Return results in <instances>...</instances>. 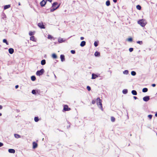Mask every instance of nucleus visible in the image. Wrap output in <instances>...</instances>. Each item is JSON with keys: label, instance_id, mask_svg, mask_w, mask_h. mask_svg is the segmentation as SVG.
Masks as SVG:
<instances>
[{"label": "nucleus", "instance_id": "nucleus-51", "mask_svg": "<svg viewBox=\"0 0 157 157\" xmlns=\"http://www.w3.org/2000/svg\"><path fill=\"white\" fill-rule=\"evenodd\" d=\"M2 105H0V109H2Z\"/></svg>", "mask_w": 157, "mask_h": 157}, {"label": "nucleus", "instance_id": "nucleus-59", "mask_svg": "<svg viewBox=\"0 0 157 157\" xmlns=\"http://www.w3.org/2000/svg\"><path fill=\"white\" fill-rule=\"evenodd\" d=\"M46 1H47V0H46Z\"/></svg>", "mask_w": 157, "mask_h": 157}, {"label": "nucleus", "instance_id": "nucleus-25", "mask_svg": "<svg viewBox=\"0 0 157 157\" xmlns=\"http://www.w3.org/2000/svg\"><path fill=\"white\" fill-rule=\"evenodd\" d=\"M52 57L53 58L56 59L57 58V56L55 54H53L52 55Z\"/></svg>", "mask_w": 157, "mask_h": 157}, {"label": "nucleus", "instance_id": "nucleus-2", "mask_svg": "<svg viewBox=\"0 0 157 157\" xmlns=\"http://www.w3.org/2000/svg\"><path fill=\"white\" fill-rule=\"evenodd\" d=\"M138 23L142 27H144L147 22L145 19H142L138 21Z\"/></svg>", "mask_w": 157, "mask_h": 157}, {"label": "nucleus", "instance_id": "nucleus-19", "mask_svg": "<svg viewBox=\"0 0 157 157\" xmlns=\"http://www.w3.org/2000/svg\"><path fill=\"white\" fill-rule=\"evenodd\" d=\"M48 38L49 39H53L54 40V38L50 35H48Z\"/></svg>", "mask_w": 157, "mask_h": 157}, {"label": "nucleus", "instance_id": "nucleus-15", "mask_svg": "<svg viewBox=\"0 0 157 157\" xmlns=\"http://www.w3.org/2000/svg\"><path fill=\"white\" fill-rule=\"evenodd\" d=\"M100 55V53L98 52H96L94 53V55L96 56H98Z\"/></svg>", "mask_w": 157, "mask_h": 157}, {"label": "nucleus", "instance_id": "nucleus-39", "mask_svg": "<svg viewBox=\"0 0 157 157\" xmlns=\"http://www.w3.org/2000/svg\"><path fill=\"white\" fill-rule=\"evenodd\" d=\"M98 44L97 43L96 41H95L94 43V45L95 47H97L98 46Z\"/></svg>", "mask_w": 157, "mask_h": 157}, {"label": "nucleus", "instance_id": "nucleus-34", "mask_svg": "<svg viewBox=\"0 0 157 157\" xmlns=\"http://www.w3.org/2000/svg\"><path fill=\"white\" fill-rule=\"evenodd\" d=\"M87 89L88 91H90L91 90V88L90 86H87Z\"/></svg>", "mask_w": 157, "mask_h": 157}, {"label": "nucleus", "instance_id": "nucleus-36", "mask_svg": "<svg viewBox=\"0 0 157 157\" xmlns=\"http://www.w3.org/2000/svg\"><path fill=\"white\" fill-rule=\"evenodd\" d=\"M60 59H64V56L63 55H61L60 56Z\"/></svg>", "mask_w": 157, "mask_h": 157}, {"label": "nucleus", "instance_id": "nucleus-40", "mask_svg": "<svg viewBox=\"0 0 157 157\" xmlns=\"http://www.w3.org/2000/svg\"><path fill=\"white\" fill-rule=\"evenodd\" d=\"M96 102L95 100H93L92 101V103L93 104H94Z\"/></svg>", "mask_w": 157, "mask_h": 157}, {"label": "nucleus", "instance_id": "nucleus-16", "mask_svg": "<svg viewBox=\"0 0 157 157\" xmlns=\"http://www.w3.org/2000/svg\"><path fill=\"white\" fill-rule=\"evenodd\" d=\"M10 7V5H6L4 7V9L6 10L7 9L9 8Z\"/></svg>", "mask_w": 157, "mask_h": 157}, {"label": "nucleus", "instance_id": "nucleus-32", "mask_svg": "<svg viewBox=\"0 0 157 157\" xmlns=\"http://www.w3.org/2000/svg\"><path fill=\"white\" fill-rule=\"evenodd\" d=\"M131 74L132 75L134 76L136 75V73L134 71H132L131 72Z\"/></svg>", "mask_w": 157, "mask_h": 157}, {"label": "nucleus", "instance_id": "nucleus-47", "mask_svg": "<svg viewBox=\"0 0 157 157\" xmlns=\"http://www.w3.org/2000/svg\"><path fill=\"white\" fill-rule=\"evenodd\" d=\"M124 72L126 73V74H127L128 73V71L127 70L125 71Z\"/></svg>", "mask_w": 157, "mask_h": 157}, {"label": "nucleus", "instance_id": "nucleus-38", "mask_svg": "<svg viewBox=\"0 0 157 157\" xmlns=\"http://www.w3.org/2000/svg\"><path fill=\"white\" fill-rule=\"evenodd\" d=\"M133 48H129V50L130 52H131L133 51Z\"/></svg>", "mask_w": 157, "mask_h": 157}, {"label": "nucleus", "instance_id": "nucleus-44", "mask_svg": "<svg viewBox=\"0 0 157 157\" xmlns=\"http://www.w3.org/2000/svg\"><path fill=\"white\" fill-rule=\"evenodd\" d=\"M3 145V144L1 142H0V147H1Z\"/></svg>", "mask_w": 157, "mask_h": 157}, {"label": "nucleus", "instance_id": "nucleus-35", "mask_svg": "<svg viewBox=\"0 0 157 157\" xmlns=\"http://www.w3.org/2000/svg\"><path fill=\"white\" fill-rule=\"evenodd\" d=\"M34 33H33L31 31H30L29 32V34L30 36H32L33 35H34Z\"/></svg>", "mask_w": 157, "mask_h": 157}, {"label": "nucleus", "instance_id": "nucleus-54", "mask_svg": "<svg viewBox=\"0 0 157 157\" xmlns=\"http://www.w3.org/2000/svg\"><path fill=\"white\" fill-rule=\"evenodd\" d=\"M155 117H157V113H156L155 114Z\"/></svg>", "mask_w": 157, "mask_h": 157}, {"label": "nucleus", "instance_id": "nucleus-3", "mask_svg": "<svg viewBox=\"0 0 157 157\" xmlns=\"http://www.w3.org/2000/svg\"><path fill=\"white\" fill-rule=\"evenodd\" d=\"M44 71L43 69H41L40 71H37L36 72V75L38 76H40L42 75L44 72Z\"/></svg>", "mask_w": 157, "mask_h": 157}, {"label": "nucleus", "instance_id": "nucleus-41", "mask_svg": "<svg viewBox=\"0 0 157 157\" xmlns=\"http://www.w3.org/2000/svg\"><path fill=\"white\" fill-rule=\"evenodd\" d=\"M56 9V8H53V9H51L50 11L51 12H52Z\"/></svg>", "mask_w": 157, "mask_h": 157}, {"label": "nucleus", "instance_id": "nucleus-26", "mask_svg": "<svg viewBox=\"0 0 157 157\" xmlns=\"http://www.w3.org/2000/svg\"><path fill=\"white\" fill-rule=\"evenodd\" d=\"M30 40H31L35 41V37L34 36H31L30 38Z\"/></svg>", "mask_w": 157, "mask_h": 157}, {"label": "nucleus", "instance_id": "nucleus-57", "mask_svg": "<svg viewBox=\"0 0 157 157\" xmlns=\"http://www.w3.org/2000/svg\"><path fill=\"white\" fill-rule=\"evenodd\" d=\"M18 5H20V2L19 3Z\"/></svg>", "mask_w": 157, "mask_h": 157}, {"label": "nucleus", "instance_id": "nucleus-42", "mask_svg": "<svg viewBox=\"0 0 157 157\" xmlns=\"http://www.w3.org/2000/svg\"><path fill=\"white\" fill-rule=\"evenodd\" d=\"M32 93L33 94H36V90H33L32 91Z\"/></svg>", "mask_w": 157, "mask_h": 157}, {"label": "nucleus", "instance_id": "nucleus-7", "mask_svg": "<svg viewBox=\"0 0 157 157\" xmlns=\"http://www.w3.org/2000/svg\"><path fill=\"white\" fill-rule=\"evenodd\" d=\"M65 40H63V38L59 37L58 39V42L59 43H61L65 42Z\"/></svg>", "mask_w": 157, "mask_h": 157}, {"label": "nucleus", "instance_id": "nucleus-49", "mask_svg": "<svg viewBox=\"0 0 157 157\" xmlns=\"http://www.w3.org/2000/svg\"><path fill=\"white\" fill-rule=\"evenodd\" d=\"M60 5V4H59V5H58V6L56 7V9H57V8H59V6Z\"/></svg>", "mask_w": 157, "mask_h": 157}, {"label": "nucleus", "instance_id": "nucleus-17", "mask_svg": "<svg viewBox=\"0 0 157 157\" xmlns=\"http://www.w3.org/2000/svg\"><path fill=\"white\" fill-rule=\"evenodd\" d=\"M46 63L45 59H43L41 62V63L42 65H44Z\"/></svg>", "mask_w": 157, "mask_h": 157}, {"label": "nucleus", "instance_id": "nucleus-29", "mask_svg": "<svg viewBox=\"0 0 157 157\" xmlns=\"http://www.w3.org/2000/svg\"><path fill=\"white\" fill-rule=\"evenodd\" d=\"M137 43L139 44L140 45H142L143 44V41H138L136 42Z\"/></svg>", "mask_w": 157, "mask_h": 157}, {"label": "nucleus", "instance_id": "nucleus-10", "mask_svg": "<svg viewBox=\"0 0 157 157\" xmlns=\"http://www.w3.org/2000/svg\"><path fill=\"white\" fill-rule=\"evenodd\" d=\"M8 151L9 153H14L15 152V150L14 149H10L8 150Z\"/></svg>", "mask_w": 157, "mask_h": 157}, {"label": "nucleus", "instance_id": "nucleus-4", "mask_svg": "<svg viewBox=\"0 0 157 157\" xmlns=\"http://www.w3.org/2000/svg\"><path fill=\"white\" fill-rule=\"evenodd\" d=\"M47 2L46 0H43L40 3V5L42 7L44 6L46 4Z\"/></svg>", "mask_w": 157, "mask_h": 157}, {"label": "nucleus", "instance_id": "nucleus-8", "mask_svg": "<svg viewBox=\"0 0 157 157\" xmlns=\"http://www.w3.org/2000/svg\"><path fill=\"white\" fill-rule=\"evenodd\" d=\"M33 148L35 149L38 146L37 144L35 142H33Z\"/></svg>", "mask_w": 157, "mask_h": 157}, {"label": "nucleus", "instance_id": "nucleus-21", "mask_svg": "<svg viewBox=\"0 0 157 157\" xmlns=\"http://www.w3.org/2000/svg\"><path fill=\"white\" fill-rule=\"evenodd\" d=\"M36 78L34 76H32L31 77V79L33 81L35 80Z\"/></svg>", "mask_w": 157, "mask_h": 157}, {"label": "nucleus", "instance_id": "nucleus-28", "mask_svg": "<svg viewBox=\"0 0 157 157\" xmlns=\"http://www.w3.org/2000/svg\"><path fill=\"white\" fill-rule=\"evenodd\" d=\"M136 7L137 9L138 10H140L141 8V6L139 5H137L136 6Z\"/></svg>", "mask_w": 157, "mask_h": 157}, {"label": "nucleus", "instance_id": "nucleus-45", "mask_svg": "<svg viewBox=\"0 0 157 157\" xmlns=\"http://www.w3.org/2000/svg\"><path fill=\"white\" fill-rule=\"evenodd\" d=\"M151 86H153V87H155L156 86V85L155 84H152Z\"/></svg>", "mask_w": 157, "mask_h": 157}, {"label": "nucleus", "instance_id": "nucleus-1", "mask_svg": "<svg viewBox=\"0 0 157 157\" xmlns=\"http://www.w3.org/2000/svg\"><path fill=\"white\" fill-rule=\"evenodd\" d=\"M97 104L99 106V107L102 110H103V109L102 104V101L99 98H98L96 99Z\"/></svg>", "mask_w": 157, "mask_h": 157}, {"label": "nucleus", "instance_id": "nucleus-27", "mask_svg": "<svg viewBox=\"0 0 157 157\" xmlns=\"http://www.w3.org/2000/svg\"><path fill=\"white\" fill-rule=\"evenodd\" d=\"M34 119L35 121L36 122L38 121L39 120V118L38 117H35Z\"/></svg>", "mask_w": 157, "mask_h": 157}, {"label": "nucleus", "instance_id": "nucleus-33", "mask_svg": "<svg viewBox=\"0 0 157 157\" xmlns=\"http://www.w3.org/2000/svg\"><path fill=\"white\" fill-rule=\"evenodd\" d=\"M127 40L128 41L132 42V38L130 37L127 39Z\"/></svg>", "mask_w": 157, "mask_h": 157}, {"label": "nucleus", "instance_id": "nucleus-12", "mask_svg": "<svg viewBox=\"0 0 157 157\" xmlns=\"http://www.w3.org/2000/svg\"><path fill=\"white\" fill-rule=\"evenodd\" d=\"M9 53L10 54H12L14 52V50L12 48H10L9 49Z\"/></svg>", "mask_w": 157, "mask_h": 157}, {"label": "nucleus", "instance_id": "nucleus-13", "mask_svg": "<svg viewBox=\"0 0 157 157\" xmlns=\"http://www.w3.org/2000/svg\"><path fill=\"white\" fill-rule=\"evenodd\" d=\"M98 77V76L96 74H92V79H95L96 78H97Z\"/></svg>", "mask_w": 157, "mask_h": 157}, {"label": "nucleus", "instance_id": "nucleus-14", "mask_svg": "<svg viewBox=\"0 0 157 157\" xmlns=\"http://www.w3.org/2000/svg\"><path fill=\"white\" fill-rule=\"evenodd\" d=\"M14 136L17 139L20 138L21 137V136L20 135L17 134H14Z\"/></svg>", "mask_w": 157, "mask_h": 157}, {"label": "nucleus", "instance_id": "nucleus-20", "mask_svg": "<svg viewBox=\"0 0 157 157\" xmlns=\"http://www.w3.org/2000/svg\"><path fill=\"white\" fill-rule=\"evenodd\" d=\"M148 91V89L147 88H144L142 90V91L143 92H147Z\"/></svg>", "mask_w": 157, "mask_h": 157}, {"label": "nucleus", "instance_id": "nucleus-23", "mask_svg": "<svg viewBox=\"0 0 157 157\" xmlns=\"http://www.w3.org/2000/svg\"><path fill=\"white\" fill-rule=\"evenodd\" d=\"M106 5L107 6H109L110 5V2L109 0L107 1L106 2Z\"/></svg>", "mask_w": 157, "mask_h": 157}, {"label": "nucleus", "instance_id": "nucleus-43", "mask_svg": "<svg viewBox=\"0 0 157 157\" xmlns=\"http://www.w3.org/2000/svg\"><path fill=\"white\" fill-rule=\"evenodd\" d=\"M71 52L73 54H74L75 53V51L73 50H71Z\"/></svg>", "mask_w": 157, "mask_h": 157}, {"label": "nucleus", "instance_id": "nucleus-46", "mask_svg": "<svg viewBox=\"0 0 157 157\" xmlns=\"http://www.w3.org/2000/svg\"><path fill=\"white\" fill-rule=\"evenodd\" d=\"M18 87H19L18 85H16V86H15V88H16V89H17V88H18Z\"/></svg>", "mask_w": 157, "mask_h": 157}, {"label": "nucleus", "instance_id": "nucleus-30", "mask_svg": "<svg viewBox=\"0 0 157 157\" xmlns=\"http://www.w3.org/2000/svg\"><path fill=\"white\" fill-rule=\"evenodd\" d=\"M58 4V3L57 2H54L52 4V6L53 7H55L56 5Z\"/></svg>", "mask_w": 157, "mask_h": 157}, {"label": "nucleus", "instance_id": "nucleus-52", "mask_svg": "<svg viewBox=\"0 0 157 157\" xmlns=\"http://www.w3.org/2000/svg\"><path fill=\"white\" fill-rule=\"evenodd\" d=\"M134 98L135 99H136L137 98V97H136V96H134Z\"/></svg>", "mask_w": 157, "mask_h": 157}, {"label": "nucleus", "instance_id": "nucleus-24", "mask_svg": "<svg viewBox=\"0 0 157 157\" xmlns=\"http://www.w3.org/2000/svg\"><path fill=\"white\" fill-rule=\"evenodd\" d=\"M3 42L4 43H6L7 45L9 44L8 42H7L6 40V39H3Z\"/></svg>", "mask_w": 157, "mask_h": 157}, {"label": "nucleus", "instance_id": "nucleus-48", "mask_svg": "<svg viewBox=\"0 0 157 157\" xmlns=\"http://www.w3.org/2000/svg\"><path fill=\"white\" fill-rule=\"evenodd\" d=\"M84 39V38L83 37H80V39L81 40H83Z\"/></svg>", "mask_w": 157, "mask_h": 157}, {"label": "nucleus", "instance_id": "nucleus-58", "mask_svg": "<svg viewBox=\"0 0 157 157\" xmlns=\"http://www.w3.org/2000/svg\"><path fill=\"white\" fill-rule=\"evenodd\" d=\"M44 57H45V58H46V56H44Z\"/></svg>", "mask_w": 157, "mask_h": 157}, {"label": "nucleus", "instance_id": "nucleus-56", "mask_svg": "<svg viewBox=\"0 0 157 157\" xmlns=\"http://www.w3.org/2000/svg\"><path fill=\"white\" fill-rule=\"evenodd\" d=\"M2 115V114L1 113H0V116H1Z\"/></svg>", "mask_w": 157, "mask_h": 157}, {"label": "nucleus", "instance_id": "nucleus-5", "mask_svg": "<svg viewBox=\"0 0 157 157\" xmlns=\"http://www.w3.org/2000/svg\"><path fill=\"white\" fill-rule=\"evenodd\" d=\"M38 26L41 29H45L44 25L43 22L39 23L38 24Z\"/></svg>", "mask_w": 157, "mask_h": 157}, {"label": "nucleus", "instance_id": "nucleus-31", "mask_svg": "<svg viewBox=\"0 0 157 157\" xmlns=\"http://www.w3.org/2000/svg\"><path fill=\"white\" fill-rule=\"evenodd\" d=\"M128 92V90L127 89H124L123 90V93L124 94H126Z\"/></svg>", "mask_w": 157, "mask_h": 157}, {"label": "nucleus", "instance_id": "nucleus-22", "mask_svg": "<svg viewBox=\"0 0 157 157\" xmlns=\"http://www.w3.org/2000/svg\"><path fill=\"white\" fill-rule=\"evenodd\" d=\"M111 120L112 122H114L115 121V119L113 117H111Z\"/></svg>", "mask_w": 157, "mask_h": 157}, {"label": "nucleus", "instance_id": "nucleus-37", "mask_svg": "<svg viewBox=\"0 0 157 157\" xmlns=\"http://www.w3.org/2000/svg\"><path fill=\"white\" fill-rule=\"evenodd\" d=\"M152 116L151 115H149L148 116V117L150 119H151L152 118Z\"/></svg>", "mask_w": 157, "mask_h": 157}, {"label": "nucleus", "instance_id": "nucleus-9", "mask_svg": "<svg viewBox=\"0 0 157 157\" xmlns=\"http://www.w3.org/2000/svg\"><path fill=\"white\" fill-rule=\"evenodd\" d=\"M143 99L145 101H148L149 100V96H146L143 98Z\"/></svg>", "mask_w": 157, "mask_h": 157}, {"label": "nucleus", "instance_id": "nucleus-6", "mask_svg": "<svg viewBox=\"0 0 157 157\" xmlns=\"http://www.w3.org/2000/svg\"><path fill=\"white\" fill-rule=\"evenodd\" d=\"M63 109L65 111H68L71 110V109L68 107V106L67 105H64Z\"/></svg>", "mask_w": 157, "mask_h": 157}, {"label": "nucleus", "instance_id": "nucleus-11", "mask_svg": "<svg viewBox=\"0 0 157 157\" xmlns=\"http://www.w3.org/2000/svg\"><path fill=\"white\" fill-rule=\"evenodd\" d=\"M86 44V42L85 41H83L81 42L80 44V46L82 47L84 46Z\"/></svg>", "mask_w": 157, "mask_h": 157}, {"label": "nucleus", "instance_id": "nucleus-53", "mask_svg": "<svg viewBox=\"0 0 157 157\" xmlns=\"http://www.w3.org/2000/svg\"><path fill=\"white\" fill-rule=\"evenodd\" d=\"M47 1H48L51 2H52V0H47Z\"/></svg>", "mask_w": 157, "mask_h": 157}, {"label": "nucleus", "instance_id": "nucleus-18", "mask_svg": "<svg viewBox=\"0 0 157 157\" xmlns=\"http://www.w3.org/2000/svg\"><path fill=\"white\" fill-rule=\"evenodd\" d=\"M132 94L134 95H136L137 93L136 91L135 90H133L132 91Z\"/></svg>", "mask_w": 157, "mask_h": 157}, {"label": "nucleus", "instance_id": "nucleus-55", "mask_svg": "<svg viewBox=\"0 0 157 157\" xmlns=\"http://www.w3.org/2000/svg\"><path fill=\"white\" fill-rule=\"evenodd\" d=\"M64 60H65V59H61V61H62V62H63V61Z\"/></svg>", "mask_w": 157, "mask_h": 157}, {"label": "nucleus", "instance_id": "nucleus-50", "mask_svg": "<svg viewBox=\"0 0 157 157\" xmlns=\"http://www.w3.org/2000/svg\"><path fill=\"white\" fill-rule=\"evenodd\" d=\"M113 2H115V3H116L117 2V0H113Z\"/></svg>", "mask_w": 157, "mask_h": 157}]
</instances>
